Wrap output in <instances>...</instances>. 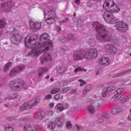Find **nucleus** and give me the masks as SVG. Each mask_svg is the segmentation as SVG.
<instances>
[{"label": "nucleus", "instance_id": "nucleus-1", "mask_svg": "<svg viewBox=\"0 0 131 131\" xmlns=\"http://www.w3.org/2000/svg\"><path fill=\"white\" fill-rule=\"evenodd\" d=\"M93 29L97 32L98 34L96 35V39L99 42H110L114 41L115 45H119L120 43V40L116 37H113L112 33L106 29V27L98 21L93 23Z\"/></svg>", "mask_w": 131, "mask_h": 131}, {"label": "nucleus", "instance_id": "nucleus-2", "mask_svg": "<svg viewBox=\"0 0 131 131\" xmlns=\"http://www.w3.org/2000/svg\"><path fill=\"white\" fill-rule=\"evenodd\" d=\"M42 42L36 41L34 43V55L39 56L45 52H48L54 48L50 35L47 33L41 34L40 38Z\"/></svg>", "mask_w": 131, "mask_h": 131}, {"label": "nucleus", "instance_id": "nucleus-3", "mask_svg": "<svg viewBox=\"0 0 131 131\" xmlns=\"http://www.w3.org/2000/svg\"><path fill=\"white\" fill-rule=\"evenodd\" d=\"M120 12V9L118 7H116L113 11L106 10L103 14V19H104L105 22L108 23V24H114L116 23L117 18H115V17L112 15V13H119Z\"/></svg>", "mask_w": 131, "mask_h": 131}, {"label": "nucleus", "instance_id": "nucleus-4", "mask_svg": "<svg viewBox=\"0 0 131 131\" xmlns=\"http://www.w3.org/2000/svg\"><path fill=\"white\" fill-rule=\"evenodd\" d=\"M25 85V82L20 79L13 80L10 82L9 86L12 91L19 92Z\"/></svg>", "mask_w": 131, "mask_h": 131}, {"label": "nucleus", "instance_id": "nucleus-5", "mask_svg": "<svg viewBox=\"0 0 131 131\" xmlns=\"http://www.w3.org/2000/svg\"><path fill=\"white\" fill-rule=\"evenodd\" d=\"M44 14L45 16H49V17L47 19L45 17L46 22L47 24L51 25L54 24L56 22V12L54 10L44 11Z\"/></svg>", "mask_w": 131, "mask_h": 131}, {"label": "nucleus", "instance_id": "nucleus-6", "mask_svg": "<svg viewBox=\"0 0 131 131\" xmlns=\"http://www.w3.org/2000/svg\"><path fill=\"white\" fill-rule=\"evenodd\" d=\"M33 36H27L25 39V43L26 48L28 49H31V52H30L28 55L29 57H32L33 56Z\"/></svg>", "mask_w": 131, "mask_h": 131}, {"label": "nucleus", "instance_id": "nucleus-7", "mask_svg": "<svg viewBox=\"0 0 131 131\" xmlns=\"http://www.w3.org/2000/svg\"><path fill=\"white\" fill-rule=\"evenodd\" d=\"M15 4L14 1H8L1 5V10L4 13H10L12 11V8H14Z\"/></svg>", "mask_w": 131, "mask_h": 131}, {"label": "nucleus", "instance_id": "nucleus-8", "mask_svg": "<svg viewBox=\"0 0 131 131\" xmlns=\"http://www.w3.org/2000/svg\"><path fill=\"white\" fill-rule=\"evenodd\" d=\"M98 55H99V53H98L97 49L92 48L85 52V58L89 60H92V59L97 58Z\"/></svg>", "mask_w": 131, "mask_h": 131}, {"label": "nucleus", "instance_id": "nucleus-9", "mask_svg": "<svg viewBox=\"0 0 131 131\" xmlns=\"http://www.w3.org/2000/svg\"><path fill=\"white\" fill-rule=\"evenodd\" d=\"M115 28L118 31L124 33L128 30V25L126 23L121 21L117 23L115 26Z\"/></svg>", "mask_w": 131, "mask_h": 131}, {"label": "nucleus", "instance_id": "nucleus-10", "mask_svg": "<svg viewBox=\"0 0 131 131\" xmlns=\"http://www.w3.org/2000/svg\"><path fill=\"white\" fill-rule=\"evenodd\" d=\"M90 101L91 102V104L97 108V110L101 109L106 104V101L102 99L94 100L91 98Z\"/></svg>", "mask_w": 131, "mask_h": 131}, {"label": "nucleus", "instance_id": "nucleus-11", "mask_svg": "<svg viewBox=\"0 0 131 131\" xmlns=\"http://www.w3.org/2000/svg\"><path fill=\"white\" fill-rule=\"evenodd\" d=\"M25 70V65L20 64L16 66L15 68H13L9 73L10 76H16L17 73H21L22 71H24Z\"/></svg>", "mask_w": 131, "mask_h": 131}, {"label": "nucleus", "instance_id": "nucleus-12", "mask_svg": "<svg viewBox=\"0 0 131 131\" xmlns=\"http://www.w3.org/2000/svg\"><path fill=\"white\" fill-rule=\"evenodd\" d=\"M116 90V87L115 86H111L107 87L102 89V96L103 98H107L109 93H112L113 91Z\"/></svg>", "mask_w": 131, "mask_h": 131}, {"label": "nucleus", "instance_id": "nucleus-13", "mask_svg": "<svg viewBox=\"0 0 131 131\" xmlns=\"http://www.w3.org/2000/svg\"><path fill=\"white\" fill-rule=\"evenodd\" d=\"M98 62L103 67H107L111 64V60L107 57H101L98 59Z\"/></svg>", "mask_w": 131, "mask_h": 131}, {"label": "nucleus", "instance_id": "nucleus-14", "mask_svg": "<svg viewBox=\"0 0 131 131\" xmlns=\"http://www.w3.org/2000/svg\"><path fill=\"white\" fill-rule=\"evenodd\" d=\"M104 51H106V52H109L110 53H113V54H115V53L117 52V48L116 47L112 44L109 43L104 46Z\"/></svg>", "mask_w": 131, "mask_h": 131}, {"label": "nucleus", "instance_id": "nucleus-15", "mask_svg": "<svg viewBox=\"0 0 131 131\" xmlns=\"http://www.w3.org/2000/svg\"><path fill=\"white\" fill-rule=\"evenodd\" d=\"M40 60L41 63L43 64V63H46L47 61H52V60H53V57L51 55V53H46L41 56Z\"/></svg>", "mask_w": 131, "mask_h": 131}, {"label": "nucleus", "instance_id": "nucleus-16", "mask_svg": "<svg viewBox=\"0 0 131 131\" xmlns=\"http://www.w3.org/2000/svg\"><path fill=\"white\" fill-rule=\"evenodd\" d=\"M83 58H85V52L76 51L74 54V59L75 60H81Z\"/></svg>", "mask_w": 131, "mask_h": 131}, {"label": "nucleus", "instance_id": "nucleus-17", "mask_svg": "<svg viewBox=\"0 0 131 131\" xmlns=\"http://www.w3.org/2000/svg\"><path fill=\"white\" fill-rule=\"evenodd\" d=\"M22 39V36L19 34H17L15 36H13L10 38V40L12 43H14V45H19L21 42V40Z\"/></svg>", "mask_w": 131, "mask_h": 131}, {"label": "nucleus", "instance_id": "nucleus-18", "mask_svg": "<svg viewBox=\"0 0 131 131\" xmlns=\"http://www.w3.org/2000/svg\"><path fill=\"white\" fill-rule=\"evenodd\" d=\"M117 6L115 4V2L113 0H111L109 2H105L103 5V8L104 10H106V11H108L110 8H113V7H114V6Z\"/></svg>", "mask_w": 131, "mask_h": 131}, {"label": "nucleus", "instance_id": "nucleus-19", "mask_svg": "<svg viewBox=\"0 0 131 131\" xmlns=\"http://www.w3.org/2000/svg\"><path fill=\"white\" fill-rule=\"evenodd\" d=\"M41 28V23L36 21L33 24V32H35Z\"/></svg>", "mask_w": 131, "mask_h": 131}, {"label": "nucleus", "instance_id": "nucleus-20", "mask_svg": "<svg viewBox=\"0 0 131 131\" xmlns=\"http://www.w3.org/2000/svg\"><path fill=\"white\" fill-rule=\"evenodd\" d=\"M30 108V106L29 105V103L26 102L24 103L20 106V111H25V110H28Z\"/></svg>", "mask_w": 131, "mask_h": 131}, {"label": "nucleus", "instance_id": "nucleus-21", "mask_svg": "<svg viewBox=\"0 0 131 131\" xmlns=\"http://www.w3.org/2000/svg\"><path fill=\"white\" fill-rule=\"evenodd\" d=\"M90 105H89L88 107V110L90 113L91 114H94L96 112V109L95 108V105L92 104V102H90Z\"/></svg>", "mask_w": 131, "mask_h": 131}, {"label": "nucleus", "instance_id": "nucleus-22", "mask_svg": "<svg viewBox=\"0 0 131 131\" xmlns=\"http://www.w3.org/2000/svg\"><path fill=\"white\" fill-rule=\"evenodd\" d=\"M88 43L90 47H95L96 43H97V41H96V39L94 38H90L88 41Z\"/></svg>", "mask_w": 131, "mask_h": 131}, {"label": "nucleus", "instance_id": "nucleus-23", "mask_svg": "<svg viewBox=\"0 0 131 131\" xmlns=\"http://www.w3.org/2000/svg\"><path fill=\"white\" fill-rule=\"evenodd\" d=\"M49 71L48 68H42L39 70V77H40L42 74H46Z\"/></svg>", "mask_w": 131, "mask_h": 131}, {"label": "nucleus", "instance_id": "nucleus-24", "mask_svg": "<svg viewBox=\"0 0 131 131\" xmlns=\"http://www.w3.org/2000/svg\"><path fill=\"white\" fill-rule=\"evenodd\" d=\"M56 128V123L54 122H51L48 124V128L49 130L53 131Z\"/></svg>", "mask_w": 131, "mask_h": 131}, {"label": "nucleus", "instance_id": "nucleus-25", "mask_svg": "<svg viewBox=\"0 0 131 131\" xmlns=\"http://www.w3.org/2000/svg\"><path fill=\"white\" fill-rule=\"evenodd\" d=\"M128 71H130V69H128L125 71L121 72L118 74H115V75H114L113 76V77L114 78L115 77H118L119 76H122V75H124V74H126V73L128 72Z\"/></svg>", "mask_w": 131, "mask_h": 131}, {"label": "nucleus", "instance_id": "nucleus-26", "mask_svg": "<svg viewBox=\"0 0 131 131\" xmlns=\"http://www.w3.org/2000/svg\"><path fill=\"white\" fill-rule=\"evenodd\" d=\"M93 89V86L91 84L88 85L83 90V95H86L88 92H90L91 90Z\"/></svg>", "mask_w": 131, "mask_h": 131}, {"label": "nucleus", "instance_id": "nucleus-27", "mask_svg": "<svg viewBox=\"0 0 131 131\" xmlns=\"http://www.w3.org/2000/svg\"><path fill=\"white\" fill-rule=\"evenodd\" d=\"M45 116H46V113L45 112H41L36 115V118L37 119H42Z\"/></svg>", "mask_w": 131, "mask_h": 131}, {"label": "nucleus", "instance_id": "nucleus-28", "mask_svg": "<svg viewBox=\"0 0 131 131\" xmlns=\"http://www.w3.org/2000/svg\"><path fill=\"white\" fill-rule=\"evenodd\" d=\"M7 25V23L6 22V20L4 18H0V28H4Z\"/></svg>", "mask_w": 131, "mask_h": 131}, {"label": "nucleus", "instance_id": "nucleus-29", "mask_svg": "<svg viewBox=\"0 0 131 131\" xmlns=\"http://www.w3.org/2000/svg\"><path fill=\"white\" fill-rule=\"evenodd\" d=\"M11 67H12V62H9L4 66L3 70L5 72L9 71Z\"/></svg>", "mask_w": 131, "mask_h": 131}, {"label": "nucleus", "instance_id": "nucleus-30", "mask_svg": "<svg viewBox=\"0 0 131 131\" xmlns=\"http://www.w3.org/2000/svg\"><path fill=\"white\" fill-rule=\"evenodd\" d=\"M57 73L58 74L64 73V71H66V68L63 67H59L57 68Z\"/></svg>", "mask_w": 131, "mask_h": 131}, {"label": "nucleus", "instance_id": "nucleus-31", "mask_svg": "<svg viewBox=\"0 0 131 131\" xmlns=\"http://www.w3.org/2000/svg\"><path fill=\"white\" fill-rule=\"evenodd\" d=\"M67 40H73V41H75L76 40V37L74 36L73 34H69L68 35Z\"/></svg>", "mask_w": 131, "mask_h": 131}, {"label": "nucleus", "instance_id": "nucleus-32", "mask_svg": "<svg viewBox=\"0 0 131 131\" xmlns=\"http://www.w3.org/2000/svg\"><path fill=\"white\" fill-rule=\"evenodd\" d=\"M117 109H118V112H119V113H120V112H122V111H124V110L126 109V106L120 105L117 107Z\"/></svg>", "mask_w": 131, "mask_h": 131}, {"label": "nucleus", "instance_id": "nucleus-33", "mask_svg": "<svg viewBox=\"0 0 131 131\" xmlns=\"http://www.w3.org/2000/svg\"><path fill=\"white\" fill-rule=\"evenodd\" d=\"M54 120L57 126H60V127L62 126V122H61V119L60 118V117L55 118Z\"/></svg>", "mask_w": 131, "mask_h": 131}, {"label": "nucleus", "instance_id": "nucleus-34", "mask_svg": "<svg viewBox=\"0 0 131 131\" xmlns=\"http://www.w3.org/2000/svg\"><path fill=\"white\" fill-rule=\"evenodd\" d=\"M6 33H9L10 34H12V36H15L16 35H17V34H18V32H17V30L13 29V30L11 32L9 31H7L6 32Z\"/></svg>", "mask_w": 131, "mask_h": 131}, {"label": "nucleus", "instance_id": "nucleus-35", "mask_svg": "<svg viewBox=\"0 0 131 131\" xmlns=\"http://www.w3.org/2000/svg\"><path fill=\"white\" fill-rule=\"evenodd\" d=\"M56 109H58L59 111H63L64 108V107L63 106V104L61 103H58L57 105L55 106Z\"/></svg>", "mask_w": 131, "mask_h": 131}, {"label": "nucleus", "instance_id": "nucleus-36", "mask_svg": "<svg viewBox=\"0 0 131 131\" xmlns=\"http://www.w3.org/2000/svg\"><path fill=\"white\" fill-rule=\"evenodd\" d=\"M76 22L78 24V26L79 27H81V26H83V20L80 18H78Z\"/></svg>", "mask_w": 131, "mask_h": 131}, {"label": "nucleus", "instance_id": "nucleus-37", "mask_svg": "<svg viewBox=\"0 0 131 131\" xmlns=\"http://www.w3.org/2000/svg\"><path fill=\"white\" fill-rule=\"evenodd\" d=\"M59 92H60L59 88H54L51 91L50 94H52V95H55V94H57V93H59Z\"/></svg>", "mask_w": 131, "mask_h": 131}, {"label": "nucleus", "instance_id": "nucleus-38", "mask_svg": "<svg viewBox=\"0 0 131 131\" xmlns=\"http://www.w3.org/2000/svg\"><path fill=\"white\" fill-rule=\"evenodd\" d=\"M129 99H130L129 97L125 96L121 99L120 102L121 103H125V102H127V101H129Z\"/></svg>", "mask_w": 131, "mask_h": 131}, {"label": "nucleus", "instance_id": "nucleus-39", "mask_svg": "<svg viewBox=\"0 0 131 131\" xmlns=\"http://www.w3.org/2000/svg\"><path fill=\"white\" fill-rule=\"evenodd\" d=\"M111 114L114 115H115V114H118V113H119L117 107L113 108L111 110Z\"/></svg>", "mask_w": 131, "mask_h": 131}, {"label": "nucleus", "instance_id": "nucleus-40", "mask_svg": "<svg viewBox=\"0 0 131 131\" xmlns=\"http://www.w3.org/2000/svg\"><path fill=\"white\" fill-rule=\"evenodd\" d=\"M24 130L25 131H29V130L33 131V129H32V127L29 125H27V126H24Z\"/></svg>", "mask_w": 131, "mask_h": 131}, {"label": "nucleus", "instance_id": "nucleus-41", "mask_svg": "<svg viewBox=\"0 0 131 131\" xmlns=\"http://www.w3.org/2000/svg\"><path fill=\"white\" fill-rule=\"evenodd\" d=\"M66 127L67 129H70V128H72V123L70 122V121H68L67 122Z\"/></svg>", "mask_w": 131, "mask_h": 131}, {"label": "nucleus", "instance_id": "nucleus-42", "mask_svg": "<svg viewBox=\"0 0 131 131\" xmlns=\"http://www.w3.org/2000/svg\"><path fill=\"white\" fill-rule=\"evenodd\" d=\"M122 97V95H120V94H116L114 96L113 99L115 100L116 101H118L120 99H121V97Z\"/></svg>", "mask_w": 131, "mask_h": 131}, {"label": "nucleus", "instance_id": "nucleus-43", "mask_svg": "<svg viewBox=\"0 0 131 131\" xmlns=\"http://www.w3.org/2000/svg\"><path fill=\"white\" fill-rule=\"evenodd\" d=\"M101 116L102 118H104V119H107L110 117V115L109 114H107L106 113H103L102 114Z\"/></svg>", "mask_w": 131, "mask_h": 131}, {"label": "nucleus", "instance_id": "nucleus-44", "mask_svg": "<svg viewBox=\"0 0 131 131\" xmlns=\"http://www.w3.org/2000/svg\"><path fill=\"white\" fill-rule=\"evenodd\" d=\"M6 131H14L13 127L9 125L5 126Z\"/></svg>", "mask_w": 131, "mask_h": 131}, {"label": "nucleus", "instance_id": "nucleus-45", "mask_svg": "<svg viewBox=\"0 0 131 131\" xmlns=\"http://www.w3.org/2000/svg\"><path fill=\"white\" fill-rule=\"evenodd\" d=\"M60 86H66L67 85V81H61L59 82Z\"/></svg>", "mask_w": 131, "mask_h": 131}, {"label": "nucleus", "instance_id": "nucleus-46", "mask_svg": "<svg viewBox=\"0 0 131 131\" xmlns=\"http://www.w3.org/2000/svg\"><path fill=\"white\" fill-rule=\"evenodd\" d=\"M70 93L72 95H78V93L77 92V89L71 90Z\"/></svg>", "mask_w": 131, "mask_h": 131}, {"label": "nucleus", "instance_id": "nucleus-47", "mask_svg": "<svg viewBox=\"0 0 131 131\" xmlns=\"http://www.w3.org/2000/svg\"><path fill=\"white\" fill-rule=\"evenodd\" d=\"M10 97L12 99H16V98H18V95H17L16 93H13L10 95Z\"/></svg>", "mask_w": 131, "mask_h": 131}, {"label": "nucleus", "instance_id": "nucleus-48", "mask_svg": "<svg viewBox=\"0 0 131 131\" xmlns=\"http://www.w3.org/2000/svg\"><path fill=\"white\" fill-rule=\"evenodd\" d=\"M76 128L78 131H82L84 129L83 127L79 126L78 125H76Z\"/></svg>", "mask_w": 131, "mask_h": 131}, {"label": "nucleus", "instance_id": "nucleus-49", "mask_svg": "<svg viewBox=\"0 0 131 131\" xmlns=\"http://www.w3.org/2000/svg\"><path fill=\"white\" fill-rule=\"evenodd\" d=\"M123 91H124L123 89L120 88V89H118V90H117L116 92L118 95H121V94H122V93H123Z\"/></svg>", "mask_w": 131, "mask_h": 131}, {"label": "nucleus", "instance_id": "nucleus-50", "mask_svg": "<svg viewBox=\"0 0 131 131\" xmlns=\"http://www.w3.org/2000/svg\"><path fill=\"white\" fill-rule=\"evenodd\" d=\"M80 71H83V69L81 68V67L77 68L74 70V72L75 73H77V72H79Z\"/></svg>", "mask_w": 131, "mask_h": 131}, {"label": "nucleus", "instance_id": "nucleus-51", "mask_svg": "<svg viewBox=\"0 0 131 131\" xmlns=\"http://www.w3.org/2000/svg\"><path fill=\"white\" fill-rule=\"evenodd\" d=\"M34 131H40L39 126L36 124H34Z\"/></svg>", "mask_w": 131, "mask_h": 131}, {"label": "nucleus", "instance_id": "nucleus-52", "mask_svg": "<svg viewBox=\"0 0 131 131\" xmlns=\"http://www.w3.org/2000/svg\"><path fill=\"white\" fill-rule=\"evenodd\" d=\"M79 82H81V83L80 84V86H83V84H86V82H85V81L80 79L79 80Z\"/></svg>", "mask_w": 131, "mask_h": 131}, {"label": "nucleus", "instance_id": "nucleus-53", "mask_svg": "<svg viewBox=\"0 0 131 131\" xmlns=\"http://www.w3.org/2000/svg\"><path fill=\"white\" fill-rule=\"evenodd\" d=\"M40 100L38 98L34 100L33 106H36L38 103H39Z\"/></svg>", "mask_w": 131, "mask_h": 131}, {"label": "nucleus", "instance_id": "nucleus-54", "mask_svg": "<svg viewBox=\"0 0 131 131\" xmlns=\"http://www.w3.org/2000/svg\"><path fill=\"white\" fill-rule=\"evenodd\" d=\"M69 90H70V88H69V87L63 88L62 89V93L63 94H65V93H67V92H68Z\"/></svg>", "mask_w": 131, "mask_h": 131}, {"label": "nucleus", "instance_id": "nucleus-55", "mask_svg": "<svg viewBox=\"0 0 131 131\" xmlns=\"http://www.w3.org/2000/svg\"><path fill=\"white\" fill-rule=\"evenodd\" d=\"M29 23H30V29L32 30H33V21H32V20L30 19Z\"/></svg>", "mask_w": 131, "mask_h": 131}, {"label": "nucleus", "instance_id": "nucleus-56", "mask_svg": "<svg viewBox=\"0 0 131 131\" xmlns=\"http://www.w3.org/2000/svg\"><path fill=\"white\" fill-rule=\"evenodd\" d=\"M66 51H67V49H61L60 50V55H64V54H65V52H66Z\"/></svg>", "mask_w": 131, "mask_h": 131}, {"label": "nucleus", "instance_id": "nucleus-57", "mask_svg": "<svg viewBox=\"0 0 131 131\" xmlns=\"http://www.w3.org/2000/svg\"><path fill=\"white\" fill-rule=\"evenodd\" d=\"M52 95L48 94L46 96L45 99L46 100H51L52 99Z\"/></svg>", "mask_w": 131, "mask_h": 131}, {"label": "nucleus", "instance_id": "nucleus-58", "mask_svg": "<svg viewBox=\"0 0 131 131\" xmlns=\"http://www.w3.org/2000/svg\"><path fill=\"white\" fill-rule=\"evenodd\" d=\"M68 21H69V19L66 18L65 20H63L61 21H59V23L60 25H62V23H66V22H68Z\"/></svg>", "mask_w": 131, "mask_h": 131}, {"label": "nucleus", "instance_id": "nucleus-59", "mask_svg": "<svg viewBox=\"0 0 131 131\" xmlns=\"http://www.w3.org/2000/svg\"><path fill=\"white\" fill-rule=\"evenodd\" d=\"M46 113L48 116H52L53 115V111H48Z\"/></svg>", "mask_w": 131, "mask_h": 131}, {"label": "nucleus", "instance_id": "nucleus-60", "mask_svg": "<svg viewBox=\"0 0 131 131\" xmlns=\"http://www.w3.org/2000/svg\"><path fill=\"white\" fill-rule=\"evenodd\" d=\"M62 105L64 109H67L68 107H69V104L67 103H64Z\"/></svg>", "mask_w": 131, "mask_h": 131}, {"label": "nucleus", "instance_id": "nucleus-61", "mask_svg": "<svg viewBox=\"0 0 131 131\" xmlns=\"http://www.w3.org/2000/svg\"><path fill=\"white\" fill-rule=\"evenodd\" d=\"M68 40H67V38H65V37H62L61 39V42H67Z\"/></svg>", "mask_w": 131, "mask_h": 131}, {"label": "nucleus", "instance_id": "nucleus-62", "mask_svg": "<svg viewBox=\"0 0 131 131\" xmlns=\"http://www.w3.org/2000/svg\"><path fill=\"white\" fill-rule=\"evenodd\" d=\"M6 119H7V120L12 121V120H14V117H6Z\"/></svg>", "mask_w": 131, "mask_h": 131}, {"label": "nucleus", "instance_id": "nucleus-63", "mask_svg": "<svg viewBox=\"0 0 131 131\" xmlns=\"http://www.w3.org/2000/svg\"><path fill=\"white\" fill-rule=\"evenodd\" d=\"M119 126H120L121 127H122L123 126H124V125H125V123H124V122H120L119 124Z\"/></svg>", "mask_w": 131, "mask_h": 131}, {"label": "nucleus", "instance_id": "nucleus-64", "mask_svg": "<svg viewBox=\"0 0 131 131\" xmlns=\"http://www.w3.org/2000/svg\"><path fill=\"white\" fill-rule=\"evenodd\" d=\"M38 36H39L38 35L34 34L33 40H36V39L38 38Z\"/></svg>", "mask_w": 131, "mask_h": 131}]
</instances>
